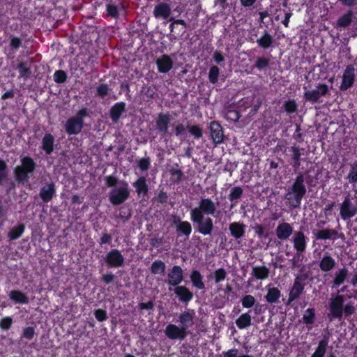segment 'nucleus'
Instances as JSON below:
<instances>
[{
  "label": "nucleus",
  "mask_w": 357,
  "mask_h": 357,
  "mask_svg": "<svg viewBox=\"0 0 357 357\" xmlns=\"http://www.w3.org/2000/svg\"><path fill=\"white\" fill-rule=\"evenodd\" d=\"M105 184L109 188H114L109 193V201L113 206L124 203L130 196L129 185L126 181L119 179L113 175L105 178Z\"/></svg>",
  "instance_id": "1"
},
{
  "label": "nucleus",
  "mask_w": 357,
  "mask_h": 357,
  "mask_svg": "<svg viewBox=\"0 0 357 357\" xmlns=\"http://www.w3.org/2000/svg\"><path fill=\"white\" fill-rule=\"evenodd\" d=\"M306 173L299 172L291 187H289L284 199L288 202L290 208H298L301 207V202L307 192L305 185Z\"/></svg>",
  "instance_id": "2"
},
{
  "label": "nucleus",
  "mask_w": 357,
  "mask_h": 357,
  "mask_svg": "<svg viewBox=\"0 0 357 357\" xmlns=\"http://www.w3.org/2000/svg\"><path fill=\"white\" fill-rule=\"evenodd\" d=\"M344 295L337 294L335 297H332L329 301V313L328 314L330 321L334 319L341 320L344 315L349 317L355 313L356 308L354 303H348L344 306Z\"/></svg>",
  "instance_id": "3"
},
{
  "label": "nucleus",
  "mask_w": 357,
  "mask_h": 357,
  "mask_svg": "<svg viewBox=\"0 0 357 357\" xmlns=\"http://www.w3.org/2000/svg\"><path fill=\"white\" fill-rule=\"evenodd\" d=\"M36 162L29 156H24L21 159V165L17 166L14 169L15 180L18 183L28 182L29 174L33 173L36 169Z\"/></svg>",
  "instance_id": "4"
},
{
  "label": "nucleus",
  "mask_w": 357,
  "mask_h": 357,
  "mask_svg": "<svg viewBox=\"0 0 357 357\" xmlns=\"http://www.w3.org/2000/svg\"><path fill=\"white\" fill-rule=\"evenodd\" d=\"M190 220L195 227V231L204 236L211 235L213 230V221L207 216L190 213Z\"/></svg>",
  "instance_id": "5"
},
{
  "label": "nucleus",
  "mask_w": 357,
  "mask_h": 357,
  "mask_svg": "<svg viewBox=\"0 0 357 357\" xmlns=\"http://www.w3.org/2000/svg\"><path fill=\"white\" fill-rule=\"evenodd\" d=\"M215 213H219L216 210V205L213 201L210 198H202L198 206L192 208L190 213L216 216Z\"/></svg>",
  "instance_id": "6"
},
{
  "label": "nucleus",
  "mask_w": 357,
  "mask_h": 357,
  "mask_svg": "<svg viewBox=\"0 0 357 357\" xmlns=\"http://www.w3.org/2000/svg\"><path fill=\"white\" fill-rule=\"evenodd\" d=\"M330 95V90L326 84H319L315 89L308 90L304 93V98L311 103L317 102L320 98Z\"/></svg>",
  "instance_id": "7"
},
{
  "label": "nucleus",
  "mask_w": 357,
  "mask_h": 357,
  "mask_svg": "<svg viewBox=\"0 0 357 357\" xmlns=\"http://www.w3.org/2000/svg\"><path fill=\"white\" fill-rule=\"evenodd\" d=\"M305 278L297 275L294 281L293 285L289 290V296L286 305H290L293 301L300 297L303 294L305 290V284L302 282V280H305Z\"/></svg>",
  "instance_id": "8"
},
{
  "label": "nucleus",
  "mask_w": 357,
  "mask_h": 357,
  "mask_svg": "<svg viewBox=\"0 0 357 357\" xmlns=\"http://www.w3.org/2000/svg\"><path fill=\"white\" fill-rule=\"evenodd\" d=\"M357 213V208L352 203L350 194H348L340 204V214L342 220H347Z\"/></svg>",
  "instance_id": "9"
},
{
  "label": "nucleus",
  "mask_w": 357,
  "mask_h": 357,
  "mask_svg": "<svg viewBox=\"0 0 357 357\" xmlns=\"http://www.w3.org/2000/svg\"><path fill=\"white\" fill-rule=\"evenodd\" d=\"M104 261L108 268H119L124 265V257L118 249H112L108 252Z\"/></svg>",
  "instance_id": "10"
},
{
  "label": "nucleus",
  "mask_w": 357,
  "mask_h": 357,
  "mask_svg": "<svg viewBox=\"0 0 357 357\" xmlns=\"http://www.w3.org/2000/svg\"><path fill=\"white\" fill-rule=\"evenodd\" d=\"M356 75L354 65L349 64L346 66L342 77V82L340 86L341 91H346L351 88L355 82Z\"/></svg>",
  "instance_id": "11"
},
{
  "label": "nucleus",
  "mask_w": 357,
  "mask_h": 357,
  "mask_svg": "<svg viewBox=\"0 0 357 357\" xmlns=\"http://www.w3.org/2000/svg\"><path fill=\"white\" fill-rule=\"evenodd\" d=\"M171 119V115L169 113L160 112L158 114L155 120V127L162 135H169L172 136V134L169 132Z\"/></svg>",
  "instance_id": "12"
},
{
  "label": "nucleus",
  "mask_w": 357,
  "mask_h": 357,
  "mask_svg": "<svg viewBox=\"0 0 357 357\" xmlns=\"http://www.w3.org/2000/svg\"><path fill=\"white\" fill-rule=\"evenodd\" d=\"M184 273L180 266L174 265L167 273V284L176 287L183 281Z\"/></svg>",
  "instance_id": "13"
},
{
  "label": "nucleus",
  "mask_w": 357,
  "mask_h": 357,
  "mask_svg": "<svg viewBox=\"0 0 357 357\" xmlns=\"http://www.w3.org/2000/svg\"><path fill=\"white\" fill-rule=\"evenodd\" d=\"M165 335L170 340H184L188 334V331H185V328L169 324L165 330Z\"/></svg>",
  "instance_id": "14"
},
{
  "label": "nucleus",
  "mask_w": 357,
  "mask_h": 357,
  "mask_svg": "<svg viewBox=\"0 0 357 357\" xmlns=\"http://www.w3.org/2000/svg\"><path fill=\"white\" fill-rule=\"evenodd\" d=\"M208 128L213 144L215 146L222 144L225 136L221 124L218 121H213L210 123Z\"/></svg>",
  "instance_id": "15"
},
{
  "label": "nucleus",
  "mask_w": 357,
  "mask_h": 357,
  "mask_svg": "<svg viewBox=\"0 0 357 357\" xmlns=\"http://www.w3.org/2000/svg\"><path fill=\"white\" fill-rule=\"evenodd\" d=\"M56 185L53 182L45 183L40 190L39 197L44 203H49L56 196Z\"/></svg>",
  "instance_id": "16"
},
{
  "label": "nucleus",
  "mask_w": 357,
  "mask_h": 357,
  "mask_svg": "<svg viewBox=\"0 0 357 357\" xmlns=\"http://www.w3.org/2000/svg\"><path fill=\"white\" fill-rule=\"evenodd\" d=\"M66 133L69 135H78L84 128V123H82L74 116L67 119L64 126Z\"/></svg>",
  "instance_id": "17"
},
{
  "label": "nucleus",
  "mask_w": 357,
  "mask_h": 357,
  "mask_svg": "<svg viewBox=\"0 0 357 357\" xmlns=\"http://www.w3.org/2000/svg\"><path fill=\"white\" fill-rule=\"evenodd\" d=\"M173 223L176 225V230L178 236H185L189 237L192 232V225L188 221H182L179 217L175 216L173 220Z\"/></svg>",
  "instance_id": "18"
},
{
  "label": "nucleus",
  "mask_w": 357,
  "mask_h": 357,
  "mask_svg": "<svg viewBox=\"0 0 357 357\" xmlns=\"http://www.w3.org/2000/svg\"><path fill=\"white\" fill-rule=\"evenodd\" d=\"M174 293L178 297V301L188 305L194 297L193 293L184 285L177 286L174 289Z\"/></svg>",
  "instance_id": "19"
},
{
  "label": "nucleus",
  "mask_w": 357,
  "mask_h": 357,
  "mask_svg": "<svg viewBox=\"0 0 357 357\" xmlns=\"http://www.w3.org/2000/svg\"><path fill=\"white\" fill-rule=\"evenodd\" d=\"M294 229L288 222L279 223L275 229V235L280 241H287L293 233Z\"/></svg>",
  "instance_id": "20"
},
{
  "label": "nucleus",
  "mask_w": 357,
  "mask_h": 357,
  "mask_svg": "<svg viewBox=\"0 0 357 357\" xmlns=\"http://www.w3.org/2000/svg\"><path fill=\"white\" fill-rule=\"evenodd\" d=\"M307 237L305 234L301 231L294 232L293 237L294 248L296 251L299 252H304L307 248Z\"/></svg>",
  "instance_id": "21"
},
{
  "label": "nucleus",
  "mask_w": 357,
  "mask_h": 357,
  "mask_svg": "<svg viewBox=\"0 0 357 357\" xmlns=\"http://www.w3.org/2000/svg\"><path fill=\"white\" fill-rule=\"evenodd\" d=\"M155 63L158 70L160 73H167L173 68V61L167 54H162L158 57L155 61Z\"/></svg>",
  "instance_id": "22"
},
{
  "label": "nucleus",
  "mask_w": 357,
  "mask_h": 357,
  "mask_svg": "<svg viewBox=\"0 0 357 357\" xmlns=\"http://www.w3.org/2000/svg\"><path fill=\"white\" fill-rule=\"evenodd\" d=\"M171 6L165 2L157 3L153 9V15L156 19L167 20L171 14Z\"/></svg>",
  "instance_id": "23"
},
{
  "label": "nucleus",
  "mask_w": 357,
  "mask_h": 357,
  "mask_svg": "<svg viewBox=\"0 0 357 357\" xmlns=\"http://www.w3.org/2000/svg\"><path fill=\"white\" fill-rule=\"evenodd\" d=\"M343 234H339L338 231L335 229H319L314 233V236L317 240H336L337 238L343 236Z\"/></svg>",
  "instance_id": "24"
},
{
  "label": "nucleus",
  "mask_w": 357,
  "mask_h": 357,
  "mask_svg": "<svg viewBox=\"0 0 357 357\" xmlns=\"http://www.w3.org/2000/svg\"><path fill=\"white\" fill-rule=\"evenodd\" d=\"M126 105L124 102H117L109 109V117L114 123H117L122 114L126 111Z\"/></svg>",
  "instance_id": "25"
},
{
  "label": "nucleus",
  "mask_w": 357,
  "mask_h": 357,
  "mask_svg": "<svg viewBox=\"0 0 357 357\" xmlns=\"http://www.w3.org/2000/svg\"><path fill=\"white\" fill-rule=\"evenodd\" d=\"M245 229L246 225L240 222H231L229 226L230 234L235 239L243 237L245 234Z\"/></svg>",
  "instance_id": "26"
},
{
  "label": "nucleus",
  "mask_w": 357,
  "mask_h": 357,
  "mask_svg": "<svg viewBox=\"0 0 357 357\" xmlns=\"http://www.w3.org/2000/svg\"><path fill=\"white\" fill-rule=\"evenodd\" d=\"M258 46L264 50H268L273 47L274 38L273 36L267 31H264L262 35L257 40Z\"/></svg>",
  "instance_id": "27"
},
{
  "label": "nucleus",
  "mask_w": 357,
  "mask_h": 357,
  "mask_svg": "<svg viewBox=\"0 0 357 357\" xmlns=\"http://www.w3.org/2000/svg\"><path fill=\"white\" fill-rule=\"evenodd\" d=\"M137 195L145 196L149 192V185L145 176H139L132 184Z\"/></svg>",
  "instance_id": "28"
},
{
  "label": "nucleus",
  "mask_w": 357,
  "mask_h": 357,
  "mask_svg": "<svg viewBox=\"0 0 357 357\" xmlns=\"http://www.w3.org/2000/svg\"><path fill=\"white\" fill-rule=\"evenodd\" d=\"M190 278L192 287L199 290L205 289V284L203 281L204 277L198 270H192L190 274Z\"/></svg>",
  "instance_id": "29"
},
{
  "label": "nucleus",
  "mask_w": 357,
  "mask_h": 357,
  "mask_svg": "<svg viewBox=\"0 0 357 357\" xmlns=\"http://www.w3.org/2000/svg\"><path fill=\"white\" fill-rule=\"evenodd\" d=\"M336 265L335 259L328 255H325L319 261V266L321 271L329 272L332 271Z\"/></svg>",
  "instance_id": "30"
},
{
  "label": "nucleus",
  "mask_w": 357,
  "mask_h": 357,
  "mask_svg": "<svg viewBox=\"0 0 357 357\" xmlns=\"http://www.w3.org/2000/svg\"><path fill=\"white\" fill-rule=\"evenodd\" d=\"M42 149L47 155H50L54 149V137L50 133H46L42 139Z\"/></svg>",
  "instance_id": "31"
},
{
  "label": "nucleus",
  "mask_w": 357,
  "mask_h": 357,
  "mask_svg": "<svg viewBox=\"0 0 357 357\" xmlns=\"http://www.w3.org/2000/svg\"><path fill=\"white\" fill-rule=\"evenodd\" d=\"M328 342L329 337L326 335H324L323 338L319 342L318 346L314 352L310 357H324L326 353Z\"/></svg>",
  "instance_id": "32"
},
{
  "label": "nucleus",
  "mask_w": 357,
  "mask_h": 357,
  "mask_svg": "<svg viewBox=\"0 0 357 357\" xmlns=\"http://www.w3.org/2000/svg\"><path fill=\"white\" fill-rule=\"evenodd\" d=\"M289 151L292 153L291 159L293 160L292 166L296 169L301 166L302 151H304V149L300 148L299 146H292L289 148Z\"/></svg>",
  "instance_id": "33"
},
{
  "label": "nucleus",
  "mask_w": 357,
  "mask_h": 357,
  "mask_svg": "<svg viewBox=\"0 0 357 357\" xmlns=\"http://www.w3.org/2000/svg\"><path fill=\"white\" fill-rule=\"evenodd\" d=\"M243 193V190L241 186L233 187L230 190V192L228 195V199L231 202L230 208H232L238 202V200L241 198Z\"/></svg>",
  "instance_id": "34"
},
{
  "label": "nucleus",
  "mask_w": 357,
  "mask_h": 357,
  "mask_svg": "<svg viewBox=\"0 0 357 357\" xmlns=\"http://www.w3.org/2000/svg\"><path fill=\"white\" fill-rule=\"evenodd\" d=\"M270 271L265 266H256L252 267V275L257 280H264L269 277Z\"/></svg>",
  "instance_id": "35"
},
{
  "label": "nucleus",
  "mask_w": 357,
  "mask_h": 357,
  "mask_svg": "<svg viewBox=\"0 0 357 357\" xmlns=\"http://www.w3.org/2000/svg\"><path fill=\"white\" fill-rule=\"evenodd\" d=\"M8 296L15 303L23 305L29 303V298L26 295L20 290L10 291Z\"/></svg>",
  "instance_id": "36"
},
{
  "label": "nucleus",
  "mask_w": 357,
  "mask_h": 357,
  "mask_svg": "<svg viewBox=\"0 0 357 357\" xmlns=\"http://www.w3.org/2000/svg\"><path fill=\"white\" fill-rule=\"evenodd\" d=\"M354 17V12L351 10L347 11L344 15L340 16L337 22L336 26L337 28L348 27L352 22Z\"/></svg>",
  "instance_id": "37"
},
{
  "label": "nucleus",
  "mask_w": 357,
  "mask_h": 357,
  "mask_svg": "<svg viewBox=\"0 0 357 357\" xmlns=\"http://www.w3.org/2000/svg\"><path fill=\"white\" fill-rule=\"evenodd\" d=\"M26 227L23 223H19L12 227L7 234L9 241H15L22 236L25 231Z\"/></svg>",
  "instance_id": "38"
},
{
  "label": "nucleus",
  "mask_w": 357,
  "mask_h": 357,
  "mask_svg": "<svg viewBox=\"0 0 357 357\" xmlns=\"http://www.w3.org/2000/svg\"><path fill=\"white\" fill-rule=\"evenodd\" d=\"M349 274V271L347 268L343 267L335 271L333 284L334 287H339L346 280Z\"/></svg>",
  "instance_id": "39"
},
{
  "label": "nucleus",
  "mask_w": 357,
  "mask_h": 357,
  "mask_svg": "<svg viewBox=\"0 0 357 357\" xmlns=\"http://www.w3.org/2000/svg\"><path fill=\"white\" fill-rule=\"evenodd\" d=\"M178 318L181 326L185 328V331H188V328L193 325V314L188 311H184L180 314Z\"/></svg>",
  "instance_id": "40"
},
{
  "label": "nucleus",
  "mask_w": 357,
  "mask_h": 357,
  "mask_svg": "<svg viewBox=\"0 0 357 357\" xmlns=\"http://www.w3.org/2000/svg\"><path fill=\"white\" fill-rule=\"evenodd\" d=\"M236 325L239 329H245L252 324V317L248 312L243 313L236 319Z\"/></svg>",
  "instance_id": "41"
},
{
  "label": "nucleus",
  "mask_w": 357,
  "mask_h": 357,
  "mask_svg": "<svg viewBox=\"0 0 357 357\" xmlns=\"http://www.w3.org/2000/svg\"><path fill=\"white\" fill-rule=\"evenodd\" d=\"M281 296V291L278 287H269L267 289V294L265 299L268 303H275Z\"/></svg>",
  "instance_id": "42"
},
{
  "label": "nucleus",
  "mask_w": 357,
  "mask_h": 357,
  "mask_svg": "<svg viewBox=\"0 0 357 357\" xmlns=\"http://www.w3.org/2000/svg\"><path fill=\"white\" fill-rule=\"evenodd\" d=\"M241 117V114L238 110L235 109L234 106L230 105L226 109L225 114V119L231 123L237 122Z\"/></svg>",
  "instance_id": "43"
},
{
  "label": "nucleus",
  "mask_w": 357,
  "mask_h": 357,
  "mask_svg": "<svg viewBox=\"0 0 357 357\" xmlns=\"http://www.w3.org/2000/svg\"><path fill=\"white\" fill-rule=\"evenodd\" d=\"M271 60L268 57L264 56H259L257 58L252 69L256 68L259 71H265L270 66Z\"/></svg>",
  "instance_id": "44"
},
{
  "label": "nucleus",
  "mask_w": 357,
  "mask_h": 357,
  "mask_svg": "<svg viewBox=\"0 0 357 357\" xmlns=\"http://www.w3.org/2000/svg\"><path fill=\"white\" fill-rule=\"evenodd\" d=\"M20 77L26 79L31 74L30 64L26 61H22L17 66Z\"/></svg>",
  "instance_id": "45"
},
{
  "label": "nucleus",
  "mask_w": 357,
  "mask_h": 357,
  "mask_svg": "<svg viewBox=\"0 0 357 357\" xmlns=\"http://www.w3.org/2000/svg\"><path fill=\"white\" fill-rule=\"evenodd\" d=\"M107 15L111 18L117 19L119 17V5H116L110 1L106 4Z\"/></svg>",
  "instance_id": "46"
},
{
  "label": "nucleus",
  "mask_w": 357,
  "mask_h": 357,
  "mask_svg": "<svg viewBox=\"0 0 357 357\" xmlns=\"http://www.w3.org/2000/svg\"><path fill=\"white\" fill-rule=\"evenodd\" d=\"M298 107V105L294 99H288L284 102L282 109L288 114H291L297 112Z\"/></svg>",
  "instance_id": "47"
},
{
  "label": "nucleus",
  "mask_w": 357,
  "mask_h": 357,
  "mask_svg": "<svg viewBox=\"0 0 357 357\" xmlns=\"http://www.w3.org/2000/svg\"><path fill=\"white\" fill-rule=\"evenodd\" d=\"M316 319V313L314 308H307L305 310L303 316V321L306 325H312L314 323Z\"/></svg>",
  "instance_id": "48"
},
{
  "label": "nucleus",
  "mask_w": 357,
  "mask_h": 357,
  "mask_svg": "<svg viewBox=\"0 0 357 357\" xmlns=\"http://www.w3.org/2000/svg\"><path fill=\"white\" fill-rule=\"evenodd\" d=\"M166 268L165 264L162 260L154 261L151 266V272L154 274H162L165 272Z\"/></svg>",
  "instance_id": "49"
},
{
  "label": "nucleus",
  "mask_w": 357,
  "mask_h": 357,
  "mask_svg": "<svg viewBox=\"0 0 357 357\" xmlns=\"http://www.w3.org/2000/svg\"><path fill=\"white\" fill-rule=\"evenodd\" d=\"M169 174L171 181L174 184H178L183 180V172L179 169L172 168L169 169Z\"/></svg>",
  "instance_id": "50"
},
{
  "label": "nucleus",
  "mask_w": 357,
  "mask_h": 357,
  "mask_svg": "<svg viewBox=\"0 0 357 357\" xmlns=\"http://www.w3.org/2000/svg\"><path fill=\"white\" fill-rule=\"evenodd\" d=\"M220 75V69L216 66H213L209 69L208 80L211 84H216Z\"/></svg>",
  "instance_id": "51"
},
{
  "label": "nucleus",
  "mask_w": 357,
  "mask_h": 357,
  "mask_svg": "<svg viewBox=\"0 0 357 357\" xmlns=\"http://www.w3.org/2000/svg\"><path fill=\"white\" fill-rule=\"evenodd\" d=\"M35 335L36 331L34 327L27 326L23 329L20 338L22 340L25 339L27 340H31L34 337Z\"/></svg>",
  "instance_id": "52"
},
{
  "label": "nucleus",
  "mask_w": 357,
  "mask_h": 357,
  "mask_svg": "<svg viewBox=\"0 0 357 357\" xmlns=\"http://www.w3.org/2000/svg\"><path fill=\"white\" fill-rule=\"evenodd\" d=\"M227 277V272L225 268H220L213 272V279L215 283H220L225 280Z\"/></svg>",
  "instance_id": "53"
},
{
  "label": "nucleus",
  "mask_w": 357,
  "mask_h": 357,
  "mask_svg": "<svg viewBox=\"0 0 357 357\" xmlns=\"http://www.w3.org/2000/svg\"><path fill=\"white\" fill-rule=\"evenodd\" d=\"M67 73L63 70H56L54 73V80L57 84H63L66 82Z\"/></svg>",
  "instance_id": "54"
},
{
  "label": "nucleus",
  "mask_w": 357,
  "mask_h": 357,
  "mask_svg": "<svg viewBox=\"0 0 357 357\" xmlns=\"http://www.w3.org/2000/svg\"><path fill=\"white\" fill-rule=\"evenodd\" d=\"M348 178L350 183H357V161L351 164V169L348 174Z\"/></svg>",
  "instance_id": "55"
},
{
  "label": "nucleus",
  "mask_w": 357,
  "mask_h": 357,
  "mask_svg": "<svg viewBox=\"0 0 357 357\" xmlns=\"http://www.w3.org/2000/svg\"><path fill=\"white\" fill-rule=\"evenodd\" d=\"M109 91H110V89L107 84H105V83L100 84L97 87L96 96L100 97L101 98H104L105 96H107L109 94Z\"/></svg>",
  "instance_id": "56"
},
{
  "label": "nucleus",
  "mask_w": 357,
  "mask_h": 357,
  "mask_svg": "<svg viewBox=\"0 0 357 357\" xmlns=\"http://www.w3.org/2000/svg\"><path fill=\"white\" fill-rule=\"evenodd\" d=\"M303 252H299L296 251L293 258L291 259L292 266L294 268H300L302 266L303 261L304 259Z\"/></svg>",
  "instance_id": "57"
},
{
  "label": "nucleus",
  "mask_w": 357,
  "mask_h": 357,
  "mask_svg": "<svg viewBox=\"0 0 357 357\" xmlns=\"http://www.w3.org/2000/svg\"><path fill=\"white\" fill-rule=\"evenodd\" d=\"M151 158L145 157L140 158L137 162V167L142 172L147 171L151 167Z\"/></svg>",
  "instance_id": "58"
},
{
  "label": "nucleus",
  "mask_w": 357,
  "mask_h": 357,
  "mask_svg": "<svg viewBox=\"0 0 357 357\" xmlns=\"http://www.w3.org/2000/svg\"><path fill=\"white\" fill-rule=\"evenodd\" d=\"M189 132L194 136L195 139H200L203 135V130L199 125L188 126Z\"/></svg>",
  "instance_id": "59"
},
{
  "label": "nucleus",
  "mask_w": 357,
  "mask_h": 357,
  "mask_svg": "<svg viewBox=\"0 0 357 357\" xmlns=\"http://www.w3.org/2000/svg\"><path fill=\"white\" fill-rule=\"evenodd\" d=\"M22 40L19 37L15 36H10V50L13 51L17 50L22 45Z\"/></svg>",
  "instance_id": "60"
},
{
  "label": "nucleus",
  "mask_w": 357,
  "mask_h": 357,
  "mask_svg": "<svg viewBox=\"0 0 357 357\" xmlns=\"http://www.w3.org/2000/svg\"><path fill=\"white\" fill-rule=\"evenodd\" d=\"M13 323L11 317H5L0 319V328L3 331H8L10 329Z\"/></svg>",
  "instance_id": "61"
},
{
  "label": "nucleus",
  "mask_w": 357,
  "mask_h": 357,
  "mask_svg": "<svg viewBox=\"0 0 357 357\" xmlns=\"http://www.w3.org/2000/svg\"><path fill=\"white\" fill-rule=\"evenodd\" d=\"M242 305L245 308L252 307L255 303V298L253 296L248 294L243 297L241 300Z\"/></svg>",
  "instance_id": "62"
},
{
  "label": "nucleus",
  "mask_w": 357,
  "mask_h": 357,
  "mask_svg": "<svg viewBox=\"0 0 357 357\" xmlns=\"http://www.w3.org/2000/svg\"><path fill=\"white\" fill-rule=\"evenodd\" d=\"M93 314L96 319L100 322L106 321L108 318L106 310L102 309L95 310Z\"/></svg>",
  "instance_id": "63"
},
{
  "label": "nucleus",
  "mask_w": 357,
  "mask_h": 357,
  "mask_svg": "<svg viewBox=\"0 0 357 357\" xmlns=\"http://www.w3.org/2000/svg\"><path fill=\"white\" fill-rule=\"evenodd\" d=\"M8 176L7 165L5 161L0 159V185Z\"/></svg>",
  "instance_id": "64"
}]
</instances>
